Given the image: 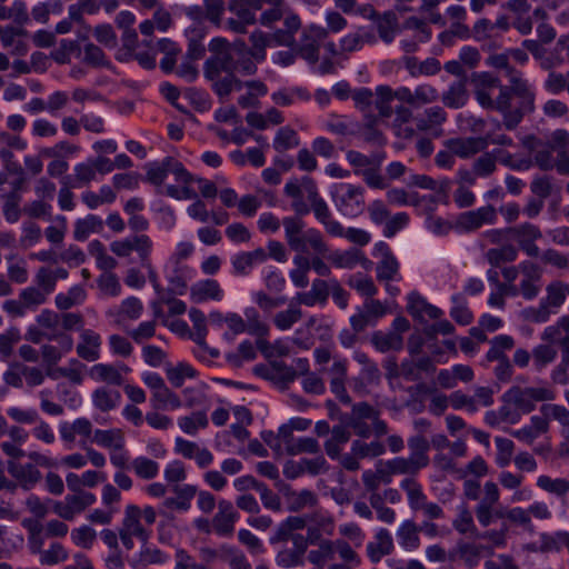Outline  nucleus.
<instances>
[{
    "instance_id": "f8f14e48",
    "label": "nucleus",
    "mask_w": 569,
    "mask_h": 569,
    "mask_svg": "<svg viewBox=\"0 0 569 569\" xmlns=\"http://www.w3.org/2000/svg\"><path fill=\"white\" fill-rule=\"evenodd\" d=\"M149 530L142 523L139 518V507L137 505H127L124 509L121 528L119 530V538L121 543L127 550H131L134 547L133 539L146 542L149 538Z\"/></svg>"
},
{
    "instance_id": "c85d7f7f",
    "label": "nucleus",
    "mask_w": 569,
    "mask_h": 569,
    "mask_svg": "<svg viewBox=\"0 0 569 569\" xmlns=\"http://www.w3.org/2000/svg\"><path fill=\"white\" fill-rule=\"evenodd\" d=\"M393 550V539L390 531L386 528L376 530L373 541L367 546L370 560L375 563L379 562L382 557L390 555Z\"/></svg>"
},
{
    "instance_id": "9b49d317",
    "label": "nucleus",
    "mask_w": 569,
    "mask_h": 569,
    "mask_svg": "<svg viewBox=\"0 0 569 569\" xmlns=\"http://www.w3.org/2000/svg\"><path fill=\"white\" fill-rule=\"evenodd\" d=\"M110 250L119 258H127L136 252L141 266H148L151 261L153 241L146 233L128 236L111 242Z\"/></svg>"
},
{
    "instance_id": "9d476101",
    "label": "nucleus",
    "mask_w": 569,
    "mask_h": 569,
    "mask_svg": "<svg viewBox=\"0 0 569 569\" xmlns=\"http://www.w3.org/2000/svg\"><path fill=\"white\" fill-rule=\"evenodd\" d=\"M306 526L307 518L302 516H289L278 525L270 541L273 543L290 540L292 542L291 549L305 557L310 543L306 536L297 531L305 529Z\"/></svg>"
},
{
    "instance_id": "58836bf2",
    "label": "nucleus",
    "mask_w": 569,
    "mask_h": 569,
    "mask_svg": "<svg viewBox=\"0 0 569 569\" xmlns=\"http://www.w3.org/2000/svg\"><path fill=\"white\" fill-rule=\"evenodd\" d=\"M91 443H96L109 451L121 449V443H126L124 433L119 428L113 429H96Z\"/></svg>"
},
{
    "instance_id": "a211bd4d",
    "label": "nucleus",
    "mask_w": 569,
    "mask_h": 569,
    "mask_svg": "<svg viewBox=\"0 0 569 569\" xmlns=\"http://www.w3.org/2000/svg\"><path fill=\"white\" fill-rule=\"evenodd\" d=\"M94 430L92 422L86 417H79L73 421L62 420L58 425L59 436L63 442L73 443L79 437L82 447L91 443Z\"/></svg>"
},
{
    "instance_id": "4468645a",
    "label": "nucleus",
    "mask_w": 569,
    "mask_h": 569,
    "mask_svg": "<svg viewBox=\"0 0 569 569\" xmlns=\"http://www.w3.org/2000/svg\"><path fill=\"white\" fill-rule=\"evenodd\" d=\"M500 490L493 481H487L483 485V497L475 508L478 522L482 527L490 526L496 518H502V511H496L495 506L499 502Z\"/></svg>"
},
{
    "instance_id": "cd10ccee",
    "label": "nucleus",
    "mask_w": 569,
    "mask_h": 569,
    "mask_svg": "<svg viewBox=\"0 0 569 569\" xmlns=\"http://www.w3.org/2000/svg\"><path fill=\"white\" fill-rule=\"evenodd\" d=\"M101 337L91 329H82L77 345V355L89 362H93L100 358Z\"/></svg>"
},
{
    "instance_id": "5fc2aeb1",
    "label": "nucleus",
    "mask_w": 569,
    "mask_h": 569,
    "mask_svg": "<svg viewBox=\"0 0 569 569\" xmlns=\"http://www.w3.org/2000/svg\"><path fill=\"white\" fill-rule=\"evenodd\" d=\"M372 343L380 352L398 351L403 347V338L398 332H376L372 336Z\"/></svg>"
},
{
    "instance_id": "7ed1b4c3",
    "label": "nucleus",
    "mask_w": 569,
    "mask_h": 569,
    "mask_svg": "<svg viewBox=\"0 0 569 569\" xmlns=\"http://www.w3.org/2000/svg\"><path fill=\"white\" fill-rule=\"evenodd\" d=\"M302 216L295 213L282 218L281 227H283L286 242L296 252H306L311 249L317 254H326L328 246L321 232L315 228L306 229Z\"/></svg>"
},
{
    "instance_id": "6e6d98bb",
    "label": "nucleus",
    "mask_w": 569,
    "mask_h": 569,
    "mask_svg": "<svg viewBox=\"0 0 569 569\" xmlns=\"http://www.w3.org/2000/svg\"><path fill=\"white\" fill-rule=\"evenodd\" d=\"M130 467L134 475L143 480L154 479L160 471L159 463L144 456L136 457Z\"/></svg>"
},
{
    "instance_id": "de8ad7c7",
    "label": "nucleus",
    "mask_w": 569,
    "mask_h": 569,
    "mask_svg": "<svg viewBox=\"0 0 569 569\" xmlns=\"http://www.w3.org/2000/svg\"><path fill=\"white\" fill-rule=\"evenodd\" d=\"M150 403L156 410H176L182 406L178 395L171 391L166 385L151 395Z\"/></svg>"
},
{
    "instance_id": "4c0bfd02",
    "label": "nucleus",
    "mask_w": 569,
    "mask_h": 569,
    "mask_svg": "<svg viewBox=\"0 0 569 569\" xmlns=\"http://www.w3.org/2000/svg\"><path fill=\"white\" fill-rule=\"evenodd\" d=\"M408 448L410 451L409 459L420 469L429 465L428 451L430 442L423 435H416L408 439Z\"/></svg>"
},
{
    "instance_id": "7c9ffc66",
    "label": "nucleus",
    "mask_w": 569,
    "mask_h": 569,
    "mask_svg": "<svg viewBox=\"0 0 569 569\" xmlns=\"http://www.w3.org/2000/svg\"><path fill=\"white\" fill-rule=\"evenodd\" d=\"M189 318L194 330L192 335L193 340L202 349L203 352L208 351L211 358H217L219 356V351L217 349H209L206 345L208 328L204 313L197 308H191L189 310Z\"/></svg>"
},
{
    "instance_id": "0eeeda50",
    "label": "nucleus",
    "mask_w": 569,
    "mask_h": 569,
    "mask_svg": "<svg viewBox=\"0 0 569 569\" xmlns=\"http://www.w3.org/2000/svg\"><path fill=\"white\" fill-rule=\"evenodd\" d=\"M556 398V393L547 387H511L503 396V402L511 403L522 415L531 412L539 401H549Z\"/></svg>"
},
{
    "instance_id": "13d9d810",
    "label": "nucleus",
    "mask_w": 569,
    "mask_h": 569,
    "mask_svg": "<svg viewBox=\"0 0 569 569\" xmlns=\"http://www.w3.org/2000/svg\"><path fill=\"white\" fill-rule=\"evenodd\" d=\"M271 99L276 104L287 107L297 101L309 100L310 94L303 88L280 89L271 94Z\"/></svg>"
},
{
    "instance_id": "e433bc0d",
    "label": "nucleus",
    "mask_w": 569,
    "mask_h": 569,
    "mask_svg": "<svg viewBox=\"0 0 569 569\" xmlns=\"http://www.w3.org/2000/svg\"><path fill=\"white\" fill-rule=\"evenodd\" d=\"M79 54H80L81 60L86 64H88L92 68H96V69L104 68V69L111 70L112 72H116V68L113 67L111 61L107 58L103 50L92 42H88V43L83 44V47L80 49Z\"/></svg>"
},
{
    "instance_id": "bb28decb",
    "label": "nucleus",
    "mask_w": 569,
    "mask_h": 569,
    "mask_svg": "<svg viewBox=\"0 0 569 569\" xmlns=\"http://www.w3.org/2000/svg\"><path fill=\"white\" fill-rule=\"evenodd\" d=\"M223 298L224 291L214 279L199 280L190 288V299L194 303H202L209 300L221 301Z\"/></svg>"
},
{
    "instance_id": "a878e982",
    "label": "nucleus",
    "mask_w": 569,
    "mask_h": 569,
    "mask_svg": "<svg viewBox=\"0 0 569 569\" xmlns=\"http://www.w3.org/2000/svg\"><path fill=\"white\" fill-rule=\"evenodd\" d=\"M403 28L413 31L412 39H402L400 41L401 49L407 53L415 52L419 43L427 42L431 38V30L428 24L416 17L407 19Z\"/></svg>"
},
{
    "instance_id": "2f4dec72",
    "label": "nucleus",
    "mask_w": 569,
    "mask_h": 569,
    "mask_svg": "<svg viewBox=\"0 0 569 569\" xmlns=\"http://www.w3.org/2000/svg\"><path fill=\"white\" fill-rule=\"evenodd\" d=\"M27 31L19 26H7L0 37L4 48L11 49L12 53L18 56L26 54L28 47L26 42Z\"/></svg>"
},
{
    "instance_id": "49530a36",
    "label": "nucleus",
    "mask_w": 569,
    "mask_h": 569,
    "mask_svg": "<svg viewBox=\"0 0 569 569\" xmlns=\"http://www.w3.org/2000/svg\"><path fill=\"white\" fill-rule=\"evenodd\" d=\"M446 111L441 107H431L416 118L419 131H432L446 121Z\"/></svg>"
},
{
    "instance_id": "c9c22d12",
    "label": "nucleus",
    "mask_w": 569,
    "mask_h": 569,
    "mask_svg": "<svg viewBox=\"0 0 569 569\" xmlns=\"http://www.w3.org/2000/svg\"><path fill=\"white\" fill-rule=\"evenodd\" d=\"M498 159H500L503 164L508 166L510 156L505 158L502 157V152L500 150L495 149L491 152H485L479 158H477L472 163V168L478 177L487 178L496 171Z\"/></svg>"
},
{
    "instance_id": "39448f33",
    "label": "nucleus",
    "mask_w": 569,
    "mask_h": 569,
    "mask_svg": "<svg viewBox=\"0 0 569 569\" xmlns=\"http://www.w3.org/2000/svg\"><path fill=\"white\" fill-rule=\"evenodd\" d=\"M363 188L347 182L335 183L330 188V196L336 209L345 217L356 218L365 208Z\"/></svg>"
},
{
    "instance_id": "412c9836",
    "label": "nucleus",
    "mask_w": 569,
    "mask_h": 569,
    "mask_svg": "<svg viewBox=\"0 0 569 569\" xmlns=\"http://www.w3.org/2000/svg\"><path fill=\"white\" fill-rule=\"evenodd\" d=\"M497 221V211L492 206H483L476 210L463 212L457 220V228L461 231H475L485 224Z\"/></svg>"
},
{
    "instance_id": "a19ab883",
    "label": "nucleus",
    "mask_w": 569,
    "mask_h": 569,
    "mask_svg": "<svg viewBox=\"0 0 569 569\" xmlns=\"http://www.w3.org/2000/svg\"><path fill=\"white\" fill-rule=\"evenodd\" d=\"M301 305L295 301V298L286 310L277 312L272 322L279 331H288L302 318Z\"/></svg>"
},
{
    "instance_id": "864d4df0",
    "label": "nucleus",
    "mask_w": 569,
    "mask_h": 569,
    "mask_svg": "<svg viewBox=\"0 0 569 569\" xmlns=\"http://www.w3.org/2000/svg\"><path fill=\"white\" fill-rule=\"evenodd\" d=\"M243 319L247 326L246 332L256 337H267L269 335V326L262 320L259 312L253 307H248L243 311Z\"/></svg>"
},
{
    "instance_id": "37998d69",
    "label": "nucleus",
    "mask_w": 569,
    "mask_h": 569,
    "mask_svg": "<svg viewBox=\"0 0 569 569\" xmlns=\"http://www.w3.org/2000/svg\"><path fill=\"white\" fill-rule=\"evenodd\" d=\"M328 259L331 261V263L340 269H353L359 263L366 264L370 263L369 260H367L360 250L358 249H350L346 251H335L328 256Z\"/></svg>"
},
{
    "instance_id": "f03ea898",
    "label": "nucleus",
    "mask_w": 569,
    "mask_h": 569,
    "mask_svg": "<svg viewBox=\"0 0 569 569\" xmlns=\"http://www.w3.org/2000/svg\"><path fill=\"white\" fill-rule=\"evenodd\" d=\"M146 180L176 200H189L197 198L191 188L193 176L186 167L173 157H164L162 160L149 162L146 166Z\"/></svg>"
},
{
    "instance_id": "680f3d73",
    "label": "nucleus",
    "mask_w": 569,
    "mask_h": 569,
    "mask_svg": "<svg viewBox=\"0 0 569 569\" xmlns=\"http://www.w3.org/2000/svg\"><path fill=\"white\" fill-rule=\"evenodd\" d=\"M179 428L189 436H196L200 429L208 426V417L206 411H196L190 416L180 417L178 419Z\"/></svg>"
},
{
    "instance_id": "79ce46f5",
    "label": "nucleus",
    "mask_w": 569,
    "mask_h": 569,
    "mask_svg": "<svg viewBox=\"0 0 569 569\" xmlns=\"http://www.w3.org/2000/svg\"><path fill=\"white\" fill-rule=\"evenodd\" d=\"M396 537L399 546L407 551H413L420 546L418 528L412 520L402 521L397 530Z\"/></svg>"
},
{
    "instance_id": "09e8293b",
    "label": "nucleus",
    "mask_w": 569,
    "mask_h": 569,
    "mask_svg": "<svg viewBox=\"0 0 569 569\" xmlns=\"http://www.w3.org/2000/svg\"><path fill=\"white\" fill-rule=\"evenodd\" d=\"M350 439V432L346 427L336 426L331 430L330 438L325 443V449L329 458L336 460L339 458L345 445Z\"/></svg>"
},
{
    "instance_id": "f257e3e1",
    "label": "nucleus",
    "mask_w": 569,
    "mask_h": 569,
    "mask_svg": "<svg viewBox=\"0 0 569 569\" xmlns=\"http://www.w3.org/2000/svg\"><path fill=\"white\" fill-rule=\"evenodd\" d=\"M477 102L488 110H496L502 114L503 126L508 130L515 129L523 116L533 109L523 108V98L512 103L515 96L511 87L502 86L500 79L490 72H473L470 78Z\"/></svg>"
},
{
    "instance_id": "bf43d9fd",
    "label": "nucleus",
    "mask_w": 569,
    "mask_h": 569,
    "mask_svg": "<svg viewBox=\"0 0 569 569\" xmlns=\"http://www.w3.org/2000/svg\"><path fill=\"white\" fill-rule=\"evenodd\" d=\"M536 485L541 490L558 497H563L569 492V480L566 478H551L547 475H540Z\"/></svg>"
},
{
    "instance_id": "473e14b6",
    "label": "nucleus",
    "mask_w": 569,
    "mask_h": 569,
    "mask_svg": "<svg viewBox=\"0 0 569 569\" xmlns=\"http://www.w3.org/2000/svg\"><path fill=\"white\" fill-rule=\"evenodd\" d=\"M129 371L130 369L124 365L116 367L113 365L97 363L91 367L90 377L96 381L120 386L123 382L122 372L127 373Z\"/></svg>"
},
{
    "instance_id": "423d86ee",
    "label": "nucleus",
    "mask_w": 569,
    "mask_h": 569,
    "mask_svg": "<svg viewBox=\"0 0 569 569\" xmlns=\"http://www.w3.org/2000/svg\"><path fill=\"white\" fill-rule=\"evenodd\" d=\"M486 64L495 69L505 70L509 78L511 89L517 98H523V108L533 109L535 92L532 86L525 79L521 73L509 66L508 52L495 53L488 57Z\"/></svg>"
},
{
    "instance_id": "774afa93",
    "label": "nucleus",
    "mask_w": 569,
    "mask_h": 569,
    "mask_svg": "<svg viewBox=\"0 0 569 569\" xmlns=\"http://www.w3.org/2000/svg\"><path fill=\"white\" fill-rule=\"evenodd\" d=\"M318 503L317 495L308 489L295 491L289 497V509L291 511H301L306 508H313Z\"/></svg>"
},
{
    "instance_id": "f3484780",
    "label": "nucleus",
    "mask_w": 569,
    "mask_h": 569,
    "mask_svg": "<svg viewBox=\"0 0 569 569\" xmlns=\"http://www.w3.org/2000/svg\"><path fill=\"white\" fill-rule=\"evenodd\" d=\"M96 502V496L88 491L68 495L62 501L53 502V512L60 518L71 521L88 507Z\"/></svg>"
},
{
    "instance_id": "603ef678",
    "label": "nucleus",
    "mask_w": 569,
    "mask_h": 569,
    "mask_svg": "<svg viewBox=\"0 0 569 569\" xmlns=\"http://www.w3.org/2000/svg\"><path fill=\"white\" fill-rule=\"evenodd\" d=\"M558 356L556 346L539 343L532 349V365L540 372L551 365Z\"/></svg>"
},
{
    "instance_id": "c756f323",
    "label": "nucleus",
    "mask_w": 569,
    "mask_h": 569,
    "mask_svg": "<svg viewBox=\"0 0 569 569\" xmlns=\"http://www.w3.org/2000/svg\"><path fill=\"white\" fill-rule=\"evenodd\" d=\"M408 311L412 317L421 320H436L443 316V311L440 308L429 303L418 293L409 296Z\"/></svg>"
},
{
    "instance_id": "dca6fc26",
    "label": "nucleus",
    "mask_w": 569,
    "mask_h": 569,
    "mask_svg": "<svg viewBox=\"0 0 569 569\" xmlns=\"http://www.w3.org/2000/svg\"><path fill=\"white\" fill-rule=\"evenodd\" d=\"M196 276V269L182 261L168 260L164 266V277L169 283V290L174 295L186 293L188 283Z\"/></svg>"
},
{
    "instance_id": "6ab92c4d",
    "label": "nucleus",
    "mask_w": 569,
    "mask_h": 569,
    "mask_svg": "<svg viewBox=\"0 0 569 569\" xmlns=\"http://www.w3.org/2000/svg\"><path fill=\"white\" fill-rule=\"evenodd\" d=\"M373 256L379 258L377 263V278L380 281H399V262L388 243L379 241L375 244Z\"/></svg>"
},
{
    "instance_id": "4be33fe9",
    "label": "nucleus",
    "mask_w": 569,
    "mask_h": 569,
    "mask_svg": "<svg viewBox=\"0 0 569 569\" xmlns=\"http://www.w3.org/2000/svg\"><path fill=\"white\" fill-rule=\"evenodd\" d=\"M9 475L17 487L24 490L33 489L41 480V472L33 463H21L17 460H9L7 463Z\"/></svg>"
},
{
    "instance_id": "3c124183",
    "label": "nucleus",
    "mask_w": 569,
    "mask_h": 569,
    "mask_svg": "<svg viewBox=\"0 0 569 569\" xmlns=\"http://www.w3.org/2000/svg\"><path fill=\"white\" fill-rule=\"evenodd\" d=\"M242 86L247 88V92L238 98V104L244 109L254 107L258 99L268 93L267 86L260 80L242 82Z\"/></svg>"
},
{
    "instance_id": "c03bdc74",
    "label": "nucleus",
    "mask_w": 569,
    "mask_h": 569,
    "mask_svg": "<svg viewBox=\"0 0 569 569\" xmlns=\"http://www.w3.org/2000/svg\"><path fill=\"white\" fill-rule=\"evenodd\" d=\"M92 403L100 411L108 412L116 409L120 401L121 395L118 390L100 387L92 392Z\"/></svg>"
},
{
    "instance_id": "393cba45",
    "label": "nucleus",
    "mask_w": 569,
    "mask_h": 569,
    "mask_svg": "<svg viewBox=\"0 0 569 569\" xmlns=\"http://www.w3.org/2000/svg\"><path fill=\"white\" fill-rule=\"evenodd\" d=\"M331 279H315L309 291L298 292L295 301L298 305L313 307L316 305H325L331 291Z\"/></svg>"
},
{
    "instance_id": "4d7b16f0",
    "label": "nucleus",
    "mask_w": 569,
    "mask_h": 569,
    "mask_svg": "<svg viewBox=\"0 0 569 569\" xmlns=\"http://www.w3.org/2000/svg\"><path fill=\"white\" fill-rule=\"evenodd\" d=\"M400 488L407 493L408 505L412 510H420L427 500L422 487L412 478H406L400 482Z\"/></svg>"
},
{
    "instance_id": "aec40b11",
    "label": "nucleus",
    "mask_w": 569,
    "mask_h": 569,
    "mask_svg": "<svg viewBox=\"0 0 569 569\" xmlns=\"http://www.w3.org/2000/svg\"><path fill=\"white\" fill-rule=\"evenodd\" d=\"M332 360V365L327 370V373L330 377V390L339 401L345 405H350L351 398L345 387L348 372V360L338 356L333 357Z\"/></svg>"
},
{
    "instance_id": "e2e57ef3",
    "label": "nucleus",
    "mask_w": 569,
    "mask_h": 569,
    "mask_svg": "<svg viewBox=\"0 0 569 569\" xmlns=\"http://www.w3.org/2000/svg\"><path fill=\"white\" fill-rule=\"evenodd\" d=\"M411 119L412 111L409 108L403 106H399L398 108H396L393 127L399 137L408 139L415 136V129L408 126Z\"/></svg>"
},
{
    "instance_id": "0e129e2a",
    "label": "nucleus",
    "mask_w": 569,
    "mask_h": 569,
    "mask_svg": "<svg viewBox=\"0 0 569 569\" xmlns=\"http://www.w3.org/2000/svg\"><path fill=\"white\" fill-rule=\"evenodd\" d=\"M395 100L393 90L388 86H378L376 88V98L373 103L379 116L388 118L392 114L391 102Z\"/></svg>"
},
{
    "instance_id": "b1692460",
    "label": "nucleus",
    "mask_w": 569,
    "mask_h": 569,
    "mask_svg": "<svg viewBox=\"0 0 569 569\" xmlns=\"http://www.w3.org/2000/svg\"><path fill=\"white\" fill-rule=\"evenodd\" d=\"M488 146V138L482 137L453 138L446 142V147L462 159L470 158L486 150Z\"/></svg>"
},
{
    "instance_id": "2eb2a0df",
    "label": "nucleus",
    "mask_w": 569,
    "mask_h": 569,
    "mask_svg": "<svg viewBox=\"0 0 569 569\" xmlns=\"http://www.w3.org/2000/svg\"><path fill=\"white\" fill-rule=\"evenodd\" d=\"M542 268L531 260L520 261L519 288L521 297L531 301L535 300L542 289Z\"/></svg>"
},
{
    "instance_id": "20e7f679",
    "label": "nucleus",
    "mask_w": 569,
    "mask_h": 569,
    "mask_svg": "<svg viewBox=\"0 0 569 569\" xmlns=\"http://www.w3.org/2000/svg\"><path fill=\"white\" fill-rule=\"evenodd\" d=\"M227 58H209L204 63V78L211 83L213 92L223 101L233 90L242 88V81L229 69Z\"/></svg>"
},
{
    "instance_id": "a18cd8bd",
    "label": "nucleus",
    "mask_w": 569,
    "mask_h": 569,
    "mask_svg": "<svg viewBox=\"0 0 569 569\" xmlns=\"http://www.w3.org/2000/svg\"><path fill=\"white\" fill-rule=\"evenodd\" d=\"M103 228V221L99 216L88 214L74 222L73 238L77 241L87 240L90 234L100 232Z\"/></svg>"
},
{
    "instance_id": "ea45409f",
    "label": "nucleus",
    "mask_w": 569,
    "mask_h": 569,
    "mask_svg": "<svg viewBox=\"0 0 569 569\" xmlns=\"http://www.w3.org/2000/svg\"><path fill=\"white\" fill-rule=\"evenodd\" d=\"M250 53L257 62H262L266 59V49L268 47L278 46L276 43L273 33L269 34L259 29L251 32L249 37Z\"/></svg>"
},
{
    "instance_id": "5701e85b",
    "label": "nucleus",
    "mask_w": 569,
    "mask_h": 569,
    "mask_svg": "<svg viewBox=\"0 0 569 569\" xmlns=\"http://www.w3.org/2000/svg\"><path fill=\"white\" fill-rule=\"evenodd\" d=\"M238 519L239 513L233 505L228 500H221L218 503V511L212 518L213 532L220 537L231 536Z\"/></svg>"
},
{
    "instance_id": "6e6552de",
    "label": "nucleus",
    "mask_w": 569,
    "mask_h": 569,
    "mask_svg": "<svg viewBox=\"0 0 569 569\" xmlns=\"http://www.w3.org/2000/svg\"><path fill=\"white\" fill-rule=\"evenodd\" d=\"M283 192L291 199V209L297 214H308L310 202L319 196L315 181L309 177L289 179Z\"/></svg>"
},
{
    "instance_id": "72a5a7b5",
    "label": "nucleus",
    "mask_w": 569,
    "mask_h": 569,
    "mask_svg": "<svg viewBox=\"0 0 569 569\" xmlns=\"http://www.w3.org/2000/svg\"><path fill=\"white\" fill-rule=\"evenodd\" d=\"M56 339L59 340V346L53 345H43L41 346V358L44 365L54 366L57 365L62 357L70 352L73 347V340L70 336L61 335L59 337L56 336Z\"/></svg>"
},
{
    "instance_id": "69168bd1",
    "label": "nucleus",
    "mask_w": 569,
    "mask_h": 569,
    "mask_svg": "<svg viewBox=\"0 0 569 569\" xmlns=\"http://www.w3.org/2000/svg\"><path fill=\"white\" fill-rule=\"evenodd\" d=\"M20 339V330L16 327H11L0 333V361L7 362L11 358L13 348Z\"/></svg>"
},
{
    "instance_id": "f704fd0d",
    "label": "nucleus",
    "mask_w": 569,
    "mask_h": 569,
    "mask_svg": "<svg viewBox=\"0 0 569 569\" xmlns=\"http://www.w3.org/2000/svg\"><path fill=\"white\" fill-rule=\"evenodd\" d=\"M548 429L549 423L545 418L540 416H532L530 418V423L520 429L512 430L511 436L527 445H531L541 435L546 433Z\"/></svg>"
},
{
    "instance_id": "052dcab7",
    "label": "nucleus",
    "mask_w": 569,
    "mask_h": 569,
    "mask_svg": "<svg viewBox=\"0 0 569 569\" xmlns=\"http://www.w3.org/2000/svg\"><path fill=\"white\" fill-rule=\"evenodd\" d=\"M346 159L355 168V173L358 176H361L373 166H379L381 161L378 154L368 157L356 150L347 151Z\"/></svg>"
},
{
    "instance_id": "8fccbe9b",
    "label": "nucleus",
    "mask_w": 569,
    "mask_h": 569,
    "mask_svg": "<svg viewBox=\"0 0 569 569\" xmlns=\"http://www.w3.org/2000/svg\"><path fill=\"white\" fill-rule=\"evenodd\" d=\"M468 101V91L462 80L451 83L448 90L442 94V102L451 109H459Z\"/></svg>"
},
{
    "instance_id": "ddd939ff",
    "label": "nucleus",
    "mask_w": 569,
    "mask_h": 569,
    "mask_svg": "<svg viewBox=\"0 0 569 569\" xmlns=\"http://www.w3.org/2000/svg\"><path fill=\"white\" fill-rule=\"evenodd\" d=\"M353 359L361 366L358 376L352 379V390L360 397L369 395L381 380L380 370L362 351H355Z\"/></svg>"
},
{
    "instance_id": "1a4fd4ad",
    "label": "nucleus",
    "mask_w": 569,
    "mask_h": 569,
    "mask_svg": "<svg viewBox=\"0 0 569 569\" xmlns=\"http://www.w3.org/2000/svg\"><path fill=\"white\" fill-rule=\"evenodd\" d=\"M263 0H230L228 10L234 16L224 21V28L234 33L243 34L248 27L257 22V12L262 8Z\"/></svg>"
},
{
    "instance_id": "338daca9",
    "label": "nucleus",
    "mask_w": 569,
    "mask_h": 569,
    "mask_svg": "<svg viewBox=\"0 0 569 569\" xmlns=\"http://www.w3.org/2000/svg\"><path fill=\"white\" fill-rule=\"evenodd\" d=\"M541 300L557 313L558 309L565 303V283L552 281L546 287V296Z\"/></svg>"
}]
</instances>
